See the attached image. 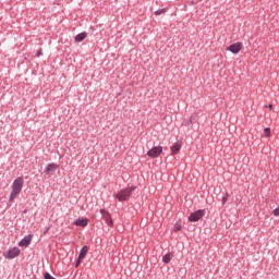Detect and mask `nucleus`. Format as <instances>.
<instances>
[{
    "mask_svg": "<svg viewBox=\"0 0 279 279\" xmlns=\"http://www.w3.org/2000/svg\"><path fill=\"white\" fill-rule=\"evenodd\" d=\"M100 215L102 216V219L106 221L107 226H109V228H112V226H114V221H112V216L110 215V213L106 209H100Z\"/></svg>",
    "mask_w": 279,
    "mask_h": 279,
    "instance_id": "nucleus-5",
    "label": "nucleus"
},
{
    "mask_svg": "<svg viewBox=\"0 0 279 279\" xmlns=\"http://www.w3.org/2000/svg\"><path fill=\"white\" fill-rule=\"evenodd\" d=\"M268 108L271 110V108H274V105H269Z\"/></svg>",
    "mask_w": 279,
    "mask_h": 279,
    "instance_id": "nucleus-23",
    "label": "nucleus"
},
{
    "mask_svg": "<svg viewBox=\"0 0 279 279\" xmlns=\"http://www.w3.org/2000/svg\"><path fill=\"white\" fill-rule=\"evenodd\" d=\"M16 195H19V193L11 191L9 202H14V199L16 198Z\"/></svg>",
    "mask_w": 279,
    "mask_h": 279,
    "instance_id": "nucleus-16",
    "label": "nucleus"
},
{
    "mask_svg": "<svg viewBox=\"0 0 279 279\" xmlns=\"http://www.w3.org/2000/svg\"><path fill=\"white\" fill-rule=\"evenodd\" d=\"M171 155L175 156V154L180 153V149H182V144H180V142L174 143L171 147Z\"/></svg>",
    "mask_w": 279,
    "mask_h": 279,
    "instance_id": "nucleus-11",
    "label": "nucleus"
},
{
    "mask_svg": "<svg viewBox=\"0 0 279 279\" xmlns=\"http://www.w3.org/2000/svg\"><path fill=\"white\" fill-rule=\"evenodd\" d=\"M47 232H49V229H46V231L44 232V234H47Z\"/></svg>",
    "mask_w": 279,
    "mask_h": 279,
    "instance_id": "nucleus-24",
    "label": "nucleus"
},
{
    "mask_svg": "<svg viewBox=\"0 0 279 279\" xmlns=\"http://www.w3.org/2000/svg\"><path fill=\"white\" fill-rule=\"evenodd\" d=\"M86 38H88V33L83 32V33H81V34H77V35L74 37V41H75V43H82V41L86 40Z\"/></svg>",
    "mask_w": 279,
    "mask_h": 279,
    "instance_id": "nucleus-12",
    "label": "nucleus"
},
{
    "mask_svg": "<svg viewBox=\"0 0 279 279\" xmlns=\"http://www.w3.org/2000/svg\"><path fill=\"white\" fill-rule=\"evenodd\" d=\"M167 13V9H158L157 11H155L156 16H160V14H166Z\"/></svg>",
    "mask_w": 279,
    "mask_h": 279,
    "instance_id": "nucleus-15",
    "label": "nucleus"
},
{
    "mask_svg": "<svg viewBox=\"0 0 279 279\" xmlns=\"http://www.w3.org/2000/svg\"><path fill=\"white\" fill-rule=\"evenodd\" d=\"M2 256H4L8 260L17 258V256H21V248L16 247V246L11 247L8 251H4L2 253Z\"/></svg>",
    "mask_w": 279,
    "mask_h": 279,
    "instance_id": "nucleus-2",
    "label": "nucleus"
},
{
    "mask_svg": "<svg viewBox=\"0 0 279 279\" xmlns=\"http://www.w3.org/2000/svg\"><path fill=\"white\" fill-rule=\"evenodd\" d=\"M134 191H136V185L124 187L118 193H114L113 197L118 199V202H130V197H132V193H134Z\"/></svg>",
    "mask_w": 279,
    "mask_h": 279,
    "instance_id": "nucleus-1",
    "label": "nucleus"
},
{
    "mask_svg": "<svg viewBox=\"0 0 279 279\" xmlns=\"http://www.w3.org/2000/svg\"><path fill=\"white\" fill-rule=\"evenodd\" d=\"M82 260H83V259H80V257H77V260H76V264H75V267H76V268L80 267V265H82Z\"/></svg>",
    "mask_w": 279,
    "mask_h": 279,
    "instance_id": "nucleus-19",
    "label": "nucleus"
},
{
    "mask_svg": "<svg viewBox=\"0 0 279 279\" xmlns=\"http://www.w3.org/2000/svg\"><path fill=\"white\" fill-rule=\"evenodd\" d=\"M243 49V44L242 43H235L231 44L229 47H227V51H230L231 53H239Z\"/></svg>",
    "mask_w": 279,
    "mask_h": 279,
    "instance_id": "nucleus-7",
    "label": "nucleus"
},
{
    "mask_svg": "<svg viewBox=\"0 0 279 279\" xmlns=\"http://www.w3.org/2000/svg\"><path fill=\"white\" fill-rule=\"evenodd\" d=\"M40 56H43V49L37 51V58H40Z\"/></svg>",
    "mask_w": 279,
    "mask_h": 279,
    "instance_id": "nucleus-20",
    "label": "nucleus"
},
{
    "mask_svg": "<svg viewBox=\"0 0 279 279\" xmlns=\"http://www.w3.org/2000/svg\"><path fill=\"white\" fill-rule=\"evenodd\" d=\"M173 258V254L171 253H167L163 257H162V262L166 265H169V263H171V259Z\"/></svg>",
    "mask_w": 279,
    "mask_h": 279,
    "instance_id": "nucleus-14",
    "label": "nucleus"
},
{
    "mask_svg": "<svg viewBox=\"0 0 279 279\" xmlns=\"http://www.w3.org/2000/svg\"><path fill=\"white\" fill-rule=\"evenodd\" d=\"M264 134H265V136H271V129L270 128H266L265 130H264Z\"/></svg>",
    "mask_w": 279,
    "mask_h": 279,
    "instance_id": "nucleus-18",
    "label": "nucleus"
},
{
    "mask_svg": "<svg viewBox=\"0 0 279 279\" xmlns=\"http://www.w3.org/2000/svg\"><path fill=\"white\" fill-rule=\"evenodd\" d=\"M228 202V196L222 197V204H226Z\"/></svg>",
    "mask_w": 279,
    "mask_h": 279,
    "instance_id": "nucleus-21",
    "label": "nucleus"
},
{
    "mask_svg": "<svg viewBox=\"0 0 279 279\" xmlns=\"http://www.w3.org/2000/svg\"><path fill=\"white\" fill-rule=\"evenodd\" d=\"M162 154V146H154L151 149L147 151L148 158H158Z\"/></svg>",
    "mask_w": 279,
    "mask_h": 279,
    "instance_id": "nucleus-6",
    "label": "nucleus"
},
{
    "mask_svg": "<svg viewBox=\"0 0 279 279\" xmlns=\"http://www.w3.org/2000/svg\"><path fill=\"white\" fill-rule=\"evenodd\" d=\"M34 235L28 234L26 236H24L20 242H19V246L20 247H29L31 243H32V239Z\"/></svg>",
    "mask_w": 279,
    "mask_h": 279,
    "instance_id": "nucleus-8",
    "label": "nucleus"
},
{
    "mask_svg": "<svg viewBox=\"0 0 279 279\" xmlns=\"http://www.w3.org/2000/svg\"><path fill=\"white\" fill-rule=\"evenodd\" d=\"M205 215H206V209H198L196 211L191 213L187 220L191 223H195L196 221H199V219H202Z\"/></svg>",
    "mask_w": 279,
    "mask_h": 279,
    "instance_id": "nucleus-3",
    "label": "nucleus"
},
{
    "mask_svg": "<svg viewBox=\"0 0 279 279\" xmlns=\"http://www.w3.org/2000/svg\"><path fill=\"white\" fill-rule=\"evenodd\" d=\"M23 184H25V181L23 178L17 177L12 184V191L13 193H17V195L21 194V191H23Z\"/></svg>",
    "mask_w": 279,
    "mask_h": 279,
    "instance_id": "nucleus-4",
    "label": "nucleus"
},
{
    "mask_svg": "<svg viewBox=\"0 0 279 279\" xmlns=\"http://www.w3.org/2000/svg\"><path fill=\"white\" fill-rule=\"evenodd\" d=\"M180 230H182V226L177 222L173 227V232H180Z\"/></svg>",
    "mask_w": 279,
    "mask_h": 279,
    "instance_id": "nucleus-17",
    "label": "nucleus"
},
{
    "mask_svg": "<svg viewBox=\"0 0 279 279\" xmlns=\"http://www.w3.org/2000/svg\"><path fill=\"white\" fill-rule=\"evenodd\" d=\"M194 121H195V117L192 116V117L190 118V123H193Z\"/></svg>",
    "mask_w": 279,
    "mask_h": 279,
    "instance_id": "nucleus-22",
    "label": "nucleus"
},
{
    "mask_svg": "<svg viewBox=\"0 0 279 279\" xmlns=\"http://www.w3.org/2000/svg\"><path fill=\"white\" fill-rule=\"evenodd\" d=\"M73 225L80 228H86L88 226V218H78L74 220Z\"/></svg>",
    "mask_w": 279,
    "mask_h": 279,
    "instance_id": "nucleus-10",
    "label": "nucleus"
},
{
    "mask_svg": "<svg viewBox=\"0 0 279 279\" xmlns=\"http://www.w3.org/2000/svg\"><path fill=\"white\" fill-rule=\"evenodd\" d=\"M57 170H58L57 163H49L44 170V173H46V175H53V173H56Z\"/></svg>",
    "mask_w": 279,
    "mask_h": 279,
    "instance_id": "nucleus-9",
    "label": "nucleus"
},
{
    "mask_svg": "<svg viewBox=\"0 0 279 279\" xmlns=\"http://www.w3.org/2000/svg\"><path fill=\"white\" fill-rule=\"evenodd\" d=\"M88 254V246L84 245L82 248H81V252L78 254V258L80 260H84L86 258V255Z\"/></svg>",
    "mask_w": 279,
    "mask_h": 279,
    "instance_id": "nucleus-13",
    "label": "nucleus"
}]
</instances>
